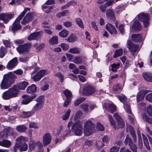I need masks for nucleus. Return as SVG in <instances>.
Here are the masks:
<instances>
[{
  "label": "nucleus",
  "mask_w": 152,
  "mask_h": 152,
  "mask_svg": "<svg viewBox=\"0 0 152 152\" xmlns=\"http://www.w3.org/2000/svg\"><path fill=\"white\" fill-rule=\"evenodd\" d=\"M16 76L12 72L5 74L0 84L1 88L2 89L9 88L15 82Z\"/></svg>",
  "instance_id": "f257e3e1"
},
{
  "label": "nucleus",
  "mask_w": 152,
  "mask_h": 152,
  "mask_svg": "<svg viewBox=\"0 0 152 152\" xmlns=\"http://www.w3.org/2000/svg\"><path fill=\"white\" fill-rule=\"evenodd\" d=\"M94 124L91 121L88 120L84 123V131L85 135L88 136L93 132Z\"/></svg>",
  "instance_id": "f03ea898"
},
{
  "label": "nucleus",
  "mask_w": 152,
  "mask_h": 152,
  "mask_svg": "<svg viewBox=\"0 0 152 152\" xmlns=\"http://www.w3.org/2000/svg\"><path fill=\"white\" fill-rule=\"evenodd\" d=\"M83 122L80 121H76L72 126V131L76 135L81 136L82 133Z\"/></svg>",
  "instance_id": "7ed1b4c3"
},
{
  "label": "nucleus",
  "mask_w": 152,
  "mask_h": 152,
  "mask_svg": "<svg viewBox=\"0 0 152 152\" xmlns=\"http://www.w3.org/2000/svg\"><path fill=\"white\" fill-rule=\"evenodd\" d=\"M31 46V43H27L19 46L17 50L20 54L27 55L29 53V49Z\"/></svg>",
  "instance_id": "20e7f679"
},
{
  "label": "nucleus",
  "mask_w": 152,
  "mask_h": 152,
  "mask_svg": "<svg viewBox=\"0 0 152 152\" xmlns=\"http://www.w3.org/2000/svg\"><path fill=\"white\" fill-rule=\"evenodd\" d=\"M138 19L143 22L145 27L147 26L149 24L148 16L147 14L140 13L138 16Z\"/></svg>",
  "instance_id": "39448f33"
},
{
  "label": "nucleus",
  "mask_w": 152,
  "mask_h": 152,
  "mask_svg": "<svg viewBox=\"0 0 152 152\" xmlns=\"http://www.w3.org/2000/svg\"><path fill=\"white\" fill-rule=\"evenodd\" d=\"M37 96V94H34L32 96H29L27 95H24L22 96L23 99L22 101V104L26 105L28 104Z\"/></svg>",
  "instance_id": "423d86ee"
},
{
  "label": "nucleus",
  "mask_w": 152,
  "mask_h": 152,
  "mask_svg": "<svg viewBox=\"0 0 152 152\" xmlns=\"http://www.w3.org/2000/svg\"><path fill=\"white\" fill-rule=\"evenodd\" d=\"M83 91L85 94L87 95L94 94L96 91L95 88L91 85L87 84L83 88Z\"/></svg>",
  "instance_id": "0eeeda50"
},
{
  "label": "nucleus",
  "mask_w": 152,
  "mask_h": 152,
  "mask_svg": "<svg viewBox=\"0 0 152 152\" xmlns=\"http://www.w3.org/2000/svg\"><path fill=\"white\" fill-rule=\"evenodd\" d=\"M42 35V32L41 31L34 32L30 34L27 37L29 41L37 40L40 38Z\"/></svg>",
  "instance_id": "6e6552de"
},
{
  "label": "nucleus",
  "mask_w": 152,
  "mask_h": 152,
  "mask_svg": "<svg viewBox=\"0 0 152 152\" xmlns=\"http://www.w3.org/2000/svg\"><path fill=\"white\" fill-rule=\"evenodd\" d=\"M22 18L19 16L13 23V26L12 28V30L13 31H16L21 28V26L20 24V21Z\"/></svg>",
  "instance_id": "1a4fd4ad"
},
{
  "label": "nucleus",
  "mask_w": 152,
  "mask_h": 152,
  "mask_svg": "<svg viewBox=\"0 0 152 152\" xmlns=\"http://www.w3.org/2000/svg\"><path fill=\"white\" fill-rule=\"evenodd\" d=\"M113 116L117 121L118 127L123 128L125 126V124L122 118L117 113L114 114Z\"/></svg>",
  "instance_id": "9d476101"
},
{
  "label": "nucleus",
  "mask_w": 152,
  "mask_h": 152,
  "mask_svg": "<svg viewBox=\"0 0 152 152\" xmlns=\"http://www.w3.org/2000/svg\"><path fill=\"white\" fill-rule=\"evenodd\" d=\"M127 47L130 51L136 52L138 49V46L136 44H133L130 40H128L127 42Z\"/></svg>",
  "instance_id": "9b49d317"
},
{
  "label": "nucleus",
  "mask_w": 152,
  "mask_h": 152,
  "mask_svg": "<svg viewBox=\"0 0 152 152\" xmlns=\"http://www.w3.org/2000/svg\"><path fill=\"white\" fill-rule=\"evenodd\" d=\"M18 64L17 58L15 57L10 61L7 65V68L9 69H12Z\"/></svg>",
  "instance_id": "f8f14e48"
},
{
  "label": "nucleus",
  "mask_w": 152,
  "mask_h": 152,
  "mask_svg": "<svg viewBox=\"0 0 152 152\" xmlns=\"http://www.w3.org/2000/svg\"><path fill=\"white\" fill-rule=\"evenodd\" d=\"M33 18V14L31 13H28L23 19L21 22V23L23 24H25L32 20Z\"/></svg>",
  "instance_id": "ddd939ff"
},
{
  "label": "nucleus",
  "mask_w": 152,
  "mask_h": 152,
  "mask_svg": "<svg viewBox=\"0 0 152 152\" xmlns=\"http://www.w3.org/2000/svg\"><path fill=\"white\" fill-rule=\"evenodd\" d=\"M14 16V15L12 14H7L4 13H1L2 20H3L4 23H7L12 19Z\"/></svg>",
  "instance_id": "4468645a"
},
{
  "label": "nucleus",
  "mask_w": 152,
  "mask_h": 152,
  "mask_svg": "<svg viewBox=\"0 0 152 152\" xmlns=\"http://www.w3.org/2000/svg\"><path fill=\"white\" fill-rule=\"evenodd\" d=\"M51 140V137L49 133L45 134L43 136L42 139V142L44 146L49 144L50 143Z\"/></svg>",
  "instance_id": "2eb2a0df"
},
{
  "label": "nucleus",
  "mask_w": 152,
  "mask_h": 152,
  "mask_svg": "<svg viewBox=\"0 0 152 152\" xmlns=\"http://www.w3.org/2000/svg\"><path fill=\"white\" fill-rule=\"evenodd\" d=\"M12 98L16 96L18 94L19 89L15 85L13 87L8 90Z\"/></svg>",
  "instance_id": "dca6fc26"
},
{
  "label": "nucleus",
  "mask_w": 152,
  "mask_h": 152,
  "mask_svg": "<svg viewBox=\"0 0 152 152\" xmlns=\"http://www.w3.org/2000/svg\"><path fill=\"white\" fill-rule=\"evenodd\" d=\"M41 82L42 83H45V84L42 86L41 89L43 91H45L47 90L49 87V84H50V80L44 78L42 80Z\"/></svg>",
  "instance_id": "f3484780"
},
{
  "label": "nucleus",
  "mask_w": 152,
  "mask_h": 152,
  "mask_svg": "<svg viewBox=\"0 0 152 152\" xmlns=\"http://www.w3.org/2000/svg\"><path fill=\"white\" fill-rule=\"evenodd\" d=\"M103 107L108 111L111 113L115 111L116 110V107L114 104H107L105 103L104 104Z\"/></svg>",
  "instance_id": "a211bd4d"
},
{
  "label": "nucleus",
  "mask_w": 152,
  "mask_h": 152,
  "mask_svg": "<svg viewBox=\"0 0 152 152\" xmlns=\"http://www.w3.org/2000/svg\"><path fill=\"white\" fill-rule=\"evenodd\" d=\"M42 146V143L39 142H35L31 141L29 144V148L30 150H32L36 147L40 148Z\"/></svg>",
  "instance_id": "6ab92c4d"
},
{
  "label": "nucleus",
  "mask_w": 152,
  "mask_h": 152,
  "mask_svg": "<svg viewBox=\"0 0 152 152\" xmlns=\"http://www.w3.org/2000/svg\"><path fill=\"white\" fill-rule=\"evenodd\" d=\"M149 92V91L147 90H144L140 91L137 95V100L138 102L139 101L143 99L145 95Z\"/></svg>",
  "instance_id": "aec40b11"
},
{
  "label": "nucleus",
  "mask_w": 152,
  "mask_h": 152,
  "mask_svg": "<svg viewBox=\"0 0 152 152\" xmlns=\"http://www.w3.org/2000/svg\"><path fill=\"white\" fill-rule=\"evenodd\" d=\"M37 87L34 84H32L28 86L26 89V92L28 93L31 94H35V93L37 91Z\"/></svg>",
  "instance_id": "412c9836"
},
{
  "label": "nucleus",
  "mask_w": 152,
  "mask_h": 152,
  "mask_svg": "<svg viewBox=\"0 0 152 152\" xmlns=\"http://www.w3.org/2000/svg\"><path fill=\"white\" fill-rule=\"evenodd\" d=\"M106 28L110 34H112L113 33L115 34H116L117 31L115 27L111 24L108 23L107 24Z\"/></svg>",
  "instance_id": "4be33fe9"
},
{
  "label": "nucleus",
  "mask_w": 152,
  "mask_h": 152,
  "mask_svg": "<svg viewBox=\"0 0 152 152\" xmlns=\"http://www.w3.org/2000/svg\"><path fill=\"white\" fill-rule=\"evenodd\" d=\"M113 3V0H110L107 2L105 4L101 5L99 7V8L102 12H104L107 7L110 6Z\"/></svg>",
  "instance_id": "5701e85b"
},
{
  "label": "nucleus",
  "mask_w": 152,
  "mask_h": 152,
  "mask_svg": "<svg viewBox=\"0 0 152 152\" xmlns=\"http://www.w3.org/2000/svg\"><path fill=\"white\" fill-rule=\"evenodd\" d=\"M28 85V82L23 81L15 85L19 90H24L27 86Z\"/></svg>",
  "instance_id": "b1692460"
},
{
  "label": "nucleus",
  "mask_w": 152,
  "mask_h": 152,
  "mask_svg": "<svg viewBox=\"0 0 152 152\" xmlns=\"http://www.w3.org/2000/svg\"><path fill=\"white\" fill-rule=\"evenodd\" d=\"M34 113L32 110L29 111H23L20 115V116L23 118H28L33 115Z\"/></svg>",
  "instance_id": "393cba45"
},
{
  "label": "nucleus",
  "mask_w": 152,
  "mask_h": 152,
  "mask_svg": "<svg viewBox=\"0 0 152 152\" xmlns=\"http://www.w3.org/2000/svg\"><path fill=\"white\" fill-rule=\"evenodd\" d=\"M132 40L135 42H140L142 39V37L140 34H134L132 35Z\"/></svg>",
  "instance_id": "a878e982"
},
{
  "label": "nucleus",
  "mask_w": 152,
  "mask_h": 152,
  "mask_svg": "<svg viewBox=\"0 0 152 152\" xmlns=\"http://www.w3.org/2000/svg\"><path fill=\"white\" fill-rule=\"evenodd\" d=\"M106 15L107 18L113 20H115V15L113 12L110 9L108 10L106 12Z\"/></svg>",
  "instance_id": "bb28decb"
},
{
  "label": "nucleus",
  "mask_w": 152,
  "mask_h": 152,
  "mask_svg": "<svg viewBox=\"0 0 152 152\" xmlns=\"http://www.w3.org/2000/svg\"><path fill=\"white\" fill-rule=\"evenodd\" d=\"M143 76L145 80L152 82V74L150 72H145L143 73Z\"/></svg>",
  "instance_id": "cd10ccee"
},
{
  "label": "nucleus",
  "mask_w": 152,
  "mask_h": 152,
  "mask_svg": "<svg viewBox=\"0 0 152 152\" xmlns=\"http://www.w3.org/2000/svg\"><path fill=\"white\" fill-rule=\"evenodd\" d=\"M11 144V142L8 140H4L2 141H0V145L5 147H9Z\"/></svg>",
  "instance_id": "c85d7f7f"
},
{
  "label": "nucleus",
  "mask_w": 152,
  "mask_h": 152,
  "mask_svg": "<svg viewBox=\"0 0 152 152\" xmlns=\"http://www.w3.org/2000/svg\"><path fill=\"white\" fill-rule=\"evenodd\" d=\"M43 105L41 104L37 103L34 106L32 110L34 112L39 111L43 107Z\"/></svg>",
  "instance_id": "c756f323"
},
{
  "label": "nucleus",
  "mask_w": 152,
  "mask_h": 152,
  "mask_svg": "<svg viewBox=\"0 0 152 152\" xmlns=\"http://www.w3.org/2000/svg\"><path fill=\"white\" fill-rule=\"evenodd\" d=\"M72 62L76 64H81L83 63L82 56H77L75 57Z\"/></svg>",
  "instance_id": "7c9ffc66"
},
{
  "label": "nucleus",
  "mask_w": 152,
  "mask_h": 152,
  "mask_svg": "<svg viewBox=\"0 0 152 152\" xmlns=\"http://www.w3.org/2000/svg\"><path fill=\"white\" fill-rule=\"evenodd\" d=\"M132 28L136 30H140L141 29V26L138 20H136L135 21L133 24Z\"/></svg>",
  "instance_id": "2f4dec72"
},
{
  "label": "nucleus",
  "mask_w": 152,
  "mask_h": 152,
  "mask_svg": "<svg viewBox=\"0 0 152 152\" xmlns=\"http://www.w3.org/2000/svg\"><path fill=\"white\" fill-rule=\"evenodd\" d=\"M117 96L120 101L123 103V104L128 101L127 98L123 94L118 95Z\"/></svg>",
  "instance_id": "473e14b6"
},
{
  "label": "nucleus",
  "mask_w": 152,
  "mask_h": 152,
  "mask_svg": "<svg viewBox=\"0 0 152 152\" xmlns=\"http://www.w3.org/2000/svg\"><path fill=\"white\" fill-rule=\"evenodd\" d=\"M124 107L125 109L126 112L127 113H131V110L129 102L127 101L125 103L123 104Z\"/></svg>",
  "instance_id": "72a5a7b5"
},
{
  "label": "nucleus",
  "mask_w": 152,
  "mask_h": 152,
  "mask_svg": "<svg viewBox=\"0 0 152 152\" xmlns=\"http://www.w3.org/2000/svg\"><path fill=\"white\" fill-rule=\"evenodd\" d=\"M27 140L28 139L26 137L21 136L16 139V141L18 142L16 143H18L20 145H21L20 144L22 142L24 143L25 142L27 141Z\"/></svg>",
  "instance_id": "f704fd0d"
},
{
  "label": "nucleus",
  "mask_w": 152,
  "mask_h": 152,
  "mask_svg": "<svg viewBox=\"0 0 152 152\" xmlns=\"http://www.w3.org/2000/svg\"><path fill=\"white\" fill-rule=\"evenodd\" d=\"M7 52V50L3 46L1 47L0 48V58H3Z\"/></svg>",
  "instance_id": "c9c22d12"
},
{
  "label": "nucleus",
  "mask_w": 152,
  "mask_h": 152,
  "mask_svg": "<svg viewBox=\"0 0 152 152\" xmlns=\"http://www.w3.org/2000/svg\"><path fill=\"white\" fill-rule=\"evenodd\" d=\"M53 8V6H46L45 5H43L42 6V10L45 12L47 13H49Z\"/></svg>",
  "instance_id": "e433bc0d"
},
{
  "label": "nucleus",
  "mask_w": 152,
  "mask_h": 152,
  "mask_svg": "<svg viewBox=\"0 0 152 152\" xmlns=\"http://www.w3.org/2000/svg\"><path fill=\"white\" fill-rule=\"evenodd\" d=\"M2 97L4 99H9L12 98L8 90L3 93Z\"/></svg>",
  "instance_id": "4c0bfd02"
},
{
  "label": "nucleus",
  "mask_w": 152,
  "mask_h": 152,
  "mask_svg": "<svg viewBox=\"0 0 152 152\" xmlns=\"http://www.w3.org/2000/svg\"><path fill=\"white\" fill-rule=\"evenodd\" d=\"M69 52L74 54H78L80 53V49L77 48H73L69 49Z\"/></svg>",
  "instance_id": "58836bf2"
},
{
  "label": "nucleus",
  "mask_w": 152,
  "mask_h": 152,
  "mask_svg": "<svg viewBox=\"0 0 152 152\" xmlns=\"http://www.w3.org/2000/svg\"><path fill=\"white\" fill-rule=\"evenodd\" d=\"M63 93L66 97V99H71V98L72 96V94L69 90L68 89L65 90L63 91Z\"/></svg>",
  "instance_id": "ea45409f"
},
{
  "label": "nucleus",
  "mask_w": 152,
  "mask_h": 152,
  "mask_svg": "<svg viewBox=\"0 0 152 152\" xmlns=\"http://www.w3.org/2000/svg\"><path fill=\"white\" fill-rule=\"evenodd\" d=\"M44 96H40L36 99V101L37 102V103L41 104L44 105Z\"/></svg>",
  "instance_id": "a19ab883"
},
{
  "label": "nucleus",
  "mask_w": 152,
  "mask_h": 152,
  "mask_svg": "<svg viewBox=\"0 0 152 152\" xmlns=\"http://www.w3.org/2000/svg\"><path fill=\"white\" fill-rule=\"evenodd\" d=\"M129 129H130V132L132 136L134 142L137 141V137L135 134V132L132 127L131 126L129 127Z\"/></svg>",
  "instance_id": "79ce46f5"
},
{
  "label": "nucleus",
  "mask_w": 152,
  "mask_h": 152,
  "mask_svg": "<svg viewBox=\"0 0 152 152\" xmlns=\"http://www.w3.org/2000/svg\"><path fill=\"white\" fill-rule=\"evenodd\" d=\"M16 129L19 132H24L26 131V128L24 126L20 125L16 127Z\"/></svg>",
  "instance_id": "37998d69"
},
{
  "label": "nucleus",
  "mask_w": 152,
  "mask_h": 152,
  "mask_svg": "<svg viewBox=\"0 0 152 152\" xmlns=\"http://www.w3.org/2000/svg\"><path fill=\"white\" fill-rule=\"evenodd\" d=\"M69 34L68 31L65 29H64L59 33L60 36L63 38L66 37Z\"/></svg>",
  "instance_id": "c03bdc74"
},
{
  "label": "nucleus",
  "mask_w": 152,
  "mask_h": 152,
  "mask_svg": "<svg viewBox=\"0 0 152 152\" xmlns=\"http://www.w3.org/2000/svg\"><path fill=\"white\" fill-rule=\"evenodd\" d=\"M75 22L79 27L82 28H84V26L82 21L79 18H77L75 20Z\"/></svg>",
  "instance_id": "a18cd8bd"
},
{
  "label": "nucleus",
  "mask_w": 152,
  "mask_h": 152,
  "mask_svg": "<svg viewBox=\"0 0 152 152\" xmlns=\"http://www.w3.org/2000/svg\"><path fill=\"white\" fill-rule=\"evenodd\" d=\"M142 116V119L144 121L149 123H152V119L151 118H149L146 114L144 113Z\"/></svg>",
  "instance_id": "49530a36"
},
{
  "label": "nucleus",
  "mask_w": 152,
  "mask_h": 152,
  "mask_svg": "<svg viewBox=\"0 0 152 152\" xmlns=\"http://www.w3.org/2000/svg\"><path fill=\"white\" fill-rule=\"evenodd\" d=\"M143 141L144 142V144L148 150H150V148L149 145V143L147 138L142 134Z\"/></svg>",
  "instance_id": "de8ad7c7"
},
{
  "label": "nucleus",
  "mask_w": 152,
  "mask_h": 152,
  "mask_svg": "<svg viewBox=\"0 0 152 152\" xmlns=\"http://www.w3.org/2000/svg\"><path fill=\"white\" fill-rule=\"evenodd\" d=\"M58 39L57 37H53L49 40V42L51 45H53L57 44L58 42Z\"/></svg>",
  "instance_id": "09e8293b"
},
{
  "label": "nucleus",
  "mask_w": 152,
  "mask_h": 152,
  "mask_svg": "<svg viewBox=\"0 0 152 152\" xmlns=\"http://www.w3.org/2000/svg\"><path fill=\"white\" fill-rule=\"evenodd\" d=\"M123 53V50L122 49H120L116 50L115 53L113 56L114 58H116L118 56H121Z\"/></svg>",
  "instance_id": "8fccbe9b"
},
{
  "label": "nucleus",
  "mask_w": 152,
  "mask_h": 152,
  "mask_svg": "<svg viewBox=\"0 0 152 152\" xmlns=\"http://www.w3.org/2000/svg\"><path fill=\"white\" fill-rule=\"evenodd\" d=\"M128 113L129 114L128 115V119L130 121V123L132 124H133L134 121V115L132 114V112Z\"/></svg>",
  "instance_id": "3c124183"
},
{
  "label": "nucleus",
  "mask_w": 152,
  "mask_h": 152,
  "mask_svg": "<svg viewBox=\"0 0 152 152\" xmlns=\"http://www.w3.org/2000/svg\"><path fill=\"white\" fill-rule=\"evenodd\" d=\"M76 40V36L73 34H71L67 39V41L69 42H73Z\"/></svg>",
  "instance_id": "603ef678"
},
{
  "label": "nucleus",
  "mask_w": 152,
  "mask_h": 152,
  "mask_svg": "<svg viewBox=\"0 0 152 152\" xmlns=\"http://www.w3.org/2000/svg\"><path fill=\"white\" fill-rule=\"evenodd\" d=\"M120 64L118 63L117 64H113L111 65L112 69L111 70L113 72H116L117 69H118L120 66Z\"/></svg>",
  "instance_id": "864d4df0"
},
{
  "label": "nucleus",
  "mask_w": 152,
  "mask_h": 152,
  "mask_svg": "<svg viewBox=\"0 0 152 152\" xmlns=\"http://www.w3.org/2000/svg\"><path fill=\"white\" fill-rule=\"evenodd\" d=\"M71 110L70 109H68L64 115H63L62 118L64 120H66L69 118L70 115V114Z\"/></svg>",
  "instance_id": "5fc2aeb1"
},
{
  "label": "nucleus",
  "mask_w": 152,
  "mask_h": 152,
  "mask_svg": "<svg viewBox=\"0 0 152 152\" xmlns=\"http://www.w3.org/2000/svg\"><path fill=\"white\" fill-rule=\"evenodd\" d=\"M85 99V98L84 97L80 98L77 99L74 103L75 105V106H78L83 102L84 101Z\"/></svg>",
  "instance_id": "6e6d98bb"
},
{
  "label": "nucleus",
  "mask_w": 152,
  "mask_h": 152,
  "mask_svg": "<svg viewBox=\"0 0 152 152\" xmlns=\"http://www.w3.org/2000/svg\"><path fill=\"white\" fill-rule=\"evenodd\" d=\"M80 107L84 112H87L88 110V105L87 104L83 103L80 105Z\"/></svg>",
  "instance_id": "4d7b16f0"
},
{
  "label": "nucleus",
  "mask_w": 152,
  "mask_h": 152,
  "mask_svg": "<svg viewBox=\"0 0 152 152\" xmlns=\"http://www.w3.org/2000/svg\"><path fill=\"white\" fill-rule=\"evenodd\" d=\"M108 118L111 124L113 126V128L116 129V127L115 126V122L112 117L110 115H108Z\"/></svg>",
  "instance_id": "13d9d810"
},
{
  "label": "nucleus",
  "mask_w": 152,
  "mask_h": 152,
  "mask_svg": "<svg viewBox=\"0 0 152 152\" xmlns=\"http://www.w3.org/2000/svg\"><path fill=\"white\" fill-rule=\"evenodd\" d=\"M124 143L126 144L129 143V146L132 144L133 142L132 141L131 139L128 135H127L124 141Z\"/></svg>",
  "instance_id": "bf43d9fd"
},
{
  "label": "nucleus",
  "mask_w": 152,
  "mask_h": 152,
  "mask_svg": "<svg viewBox=\"0 0 152 152\" xmlns=\"http://www.w3.org/2000/svg\"><path fill=\"white\" fill-rule=\"evenodd\" d=\"M20 151H25L27 150L28 148L27 145L24 143L22 145H20Z\"/></svg>",
  "instance_id": "052dcab7"
},
{
  "label": "nucleus",
  "mask_w": 152,
  "mask_h": 152,
  "mask_svg": "<svg viewBox=\"0 0 152 152\" xmlns=\"http://www.w3.org/2000/svg\"><path fill=\"white\" fill-rule=\"evenodd\" d=\"M41 78V77L38 72L32 78L34 81H37L40 80Z\"/></svg>",
  "instance_id": "680f3d73"
},
{
  "label": "nucleus",
  "mask_w": 152,
  "mask_h": 152,
  "mask_svg": "<svg viewBox=\"0 0 152 152\" xmlns=\"http://www.w3.org/2000/svg\"><path fill=\"white\" fill-rule=\"evenodd\" d=\"M55 75L58 77L59 78L60 81L61 82H63L64 76L60 72H58L56 74H55Z\"/></svg>",
  "instance_id": "e2e57ef3"
},
{
  "label": "nucleus",
  "mask_w": 152,
  "mask_h": 152,
  "mask_svg": "<svg viewBox=\"0 0 152 152\" xmlns=\"http://www.w3.org/2000/svg\"><path fill=\"white\" fill-rule=\"evenodd\" d=\"M70 132V131L66 132L64 130H62L61 129L60 134H61V137H63L64 138Z\"/></svg>",
  "instance_id": "0e129e2a"
},
{
  "label": "nucleus",
  "mask_w": 152,
  "mask_h": 152,
  "mask_svg": "<svg viewBox=\"0 0 152 152\" xmlns=\"http://www.w3.org/2000/svg\"><path fill=\"white\" fill-rule=\"evenodd\" d=\"M38 73L42 77L48 74V72L46 69L42 70L39 71Z\"/></svg>",
  "instance_id": "69168bd1"
},
{
  "label": "nucleus",
  "mask_w": 152,
  "mask_h": 152,
  "mask_svg": "<svg viewBox=\"0 0 152 152\" xmlns=\"http://www.w3.org/2000/svg\"><path fill=\"white\" fill-rule=\"evenodd\" d=\"M147 112L148 115L151 116H152V106H148L147 108Z\"/></svg>",
  "instance_id": "338daca9"
},
{
  "label": "nucleus",
  "mask_w": 152,
  "mask_h": 152,
  "mask_svg": "<svg viewBox=\"0 0 152 152\" xmlns=\"http://www.w3.org/2000/svg\"><path fill=\"white\" fill-rule=\"evenodd\" d=\"M130 147L131 149L133 152H137V147L136 145L133 143L131 145L129 146Z\"/></svg>",
  "instance_id": "774afa93"
}]
</instances>
